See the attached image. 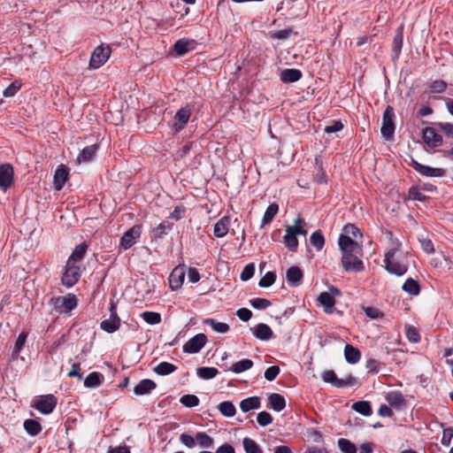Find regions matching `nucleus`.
<instances>
[{"mask_svg":"<svg viewBox=\"0 0 453 453\" xmlns=\"http://www.w3.org/2000/svg\"><path fill=\"white\" fill-rule=\"evenodd\" d=\"M338 245L342 252V265L346 272L359 273L365 266L360 259L362 247L349 236L340 235Z\"/></svg>","mask_w":453,"mask_h":453,"instance_id":"nucleus-1","label":"nucleus"},{"mask_svg":"<svg viewBox=\"0 0 453 453\" xmlns=\"http://www.w3.org/2000/svg\"><path fill=\"white\" fill-rule=\"evenodd\" d=\"M352 409L364 416H370L372 413V406L370 403L366 401L354 403Z\"/></svg>","mask_w":453,"mask_h":453,"instance_id":"nucleus-39","label":"nucleus"},{"mask_svg":"<svg viewBox=\"0 0 453 453\" xmlns=\"http://www.w3.org/2000/svg\"><path fill=\"white\" fill-rule=\"evenodd\" d=\"M409 198L411 200L423 202L426 199V196L420 191L418 187H411L409 189Z\"/></svg>","mask_w":453,"mask_h":453,"instance_id":"nucleus-57","label":"nucleus"},{"mask_svg":"<svg viewBox=\"0 0 453 453\" xmlns=\"http://www.w3.org/2000/svg\"><path fill=\"white\" fill-rule=\"evenodd\" d=\"M24 428L32 436L37 435L42 431L41 424L35 419H27L24 422Z\"/></svg>","mask_w":453,"mask_h":453,"instance_id":"nucleus-36","label":"nucleus"},{"mask_svg":"<svg viewBox=\"0 0 453 453\" xmlns=\"http://www.w3.org/2000/svg\"><path fill=\"white\" fill-rule=\"evenodd\" d=\"M242 444L246 453H263L259 445L249 437L243 439Z\"/></svg>","mask_w":453,"mask_h":453,"instance_id":"nucleus-45","label":"nucleus"},{"mask_svg":"<svg viewBox=\"0 0 453 453\" xmlns=\"http://www.w3.org/2000/svg\"><path fill=\"white\" fill-rule=\"evenodd\" d=\"M141 317L150 325H157L161 322V315L158 312L144 311L141 314Z\"/></svg>","mask_w":453,"mask_h":453,"instance_id":"nucleus-48","label":"nucleus"},{"mask_svg":"<svg viewBox=\"0 0 453 453\" xmlns=\"http://www.w3.org/2000/svg\"><path fill=\"white\" fill-rule=\"evenodd\" d=\"M21 85L18 83L17 81L12 82L10 84L3 92L4 96L5 97H12L14 96L19 89L20 88Z\"/></svg>","mask_w":453,"mask_h":453,"instance_id":"nucleus-60","label":"nucleus"},{"mask_svg":"<svg viewBox=\"0 0 453 453\" xmlns=\"http://www.w3.org/2000/svg\"><path fill=\"white\" fill-rule=\"evenodd\" d=\"M180 403L188 408L196 407L199 404V398L195 395H184L180 397Z\"/></svg>","mask_w":453,"mask_h":453,"instance_id":"nucleus-49","label":"nucleus"},{"mask_svg":"<svg viewBox=\"0 0 453 453\" xmlns=\"http://www.w3.org/2000/svg\"><path fill=\"white\" fill-rule=\"evenodd\" d=\"M218 409L223 416L228 417V418L234 417L236 412L235 406L230 401H225V402L220 403L218 405Z\"/></svg>","mask_w":453,"mask_h":453,"instance_id":"nucleus-38","label":"nucleus"},{"mask_svg":"<svg viewBox=\"0 0 453 453\" xmlns=\"http://www.w3.org/2000/svg\"><path fill=\"white\" fill-rule=\"evenodd\" d=\"M141 235V226H134L130 229H128L124 235L122 236L120 240V247L123 250H127L131 248L135 242L136 240Z\"/></svg>","mask_w":453,"mask_h":453,"instance_id":"nucleus-12","label":"nucleus"},{"mask_svg":"<svg viewBox=\"0 0 453 453\" xmlns=\"http://www.w3.org/2000/svg\"><path fill=\"white\" fill-rule=\"evenodd\" d=\"M322 379L325 382L330 383L336 388H340L343 384L340 381L335 372L333 370H328L323 372Z\"/></svg>","mask_w":453,"mask_h":453,"instance_id":"nucleus-46","label":"nucleus"},{"mask_svg":"<svg viewBox=\"0 0 453 453\" xmlns=\"http://www.w3.org/2000/svg\"><path fill=\"white\" fill-rule=\"evenodd\" d=\"M395 112L394 109L391 106H387L383 112L382 117V126L380 128V132L382 136L386 140H391L394 136L395 133V124H394Z\"/></svg>","mask_w":453,"mask_h":453,"instance_id":"nucleus-4","label":"nucleus"},{"mask_svg":"<svg viewBox=\"0 0 453 453\" xmlns=\"http://www.w3.org/2000/svg\"><path fill=\"white\" fill-rule=\"evenodd\" d=\"M279 211V206L277 203H271L265 210L260 227H264L265 225L272 222L273 218Z\"/></svg>","mask_w":453,"mask_h":453,"instance_id":"nucleus-30","label":"nucleus"},{"mask_svg":"<svg viewBox=\"0 0 453 453\" xmlns=\"http://www.w3.org/2000/svg\"><path fill=\"white\" fill-rule=\"evenodd\" d=\"M156 387L157 384L152 380L143 379L134 387V393L137 395H147Z\"/></svg>","mask_w":453,"mask_h":453,"instance_id":"nucleus-21","label":"nucleus"},{"mask_svg":"<svg viewBox=\"0 0 453 453\" xmlns=\"http://www.w3.org/2000/svg\"><path fill=\"white\" fill-rule=\"evenodd\" d=\"M286 278L290 287H298L301 285L303 273L298 266H291L287 270Z\"/></svg>","mask_w":453,"mask_h":453,"instance_id":"nucleus-17","label":"nucleus"},{"mask_svg":"<svg viewBox=\"0 0 453 453\" xmlns=\"http://www.w3.org/2000/svg\"><path fill=\"white\" fill-rule=\"evenodd\" d=\"M403 290L411 296H418L420 292V285L419 283L413 280L412 278H409L405 280L402 287Z\"/></svg>","mask_w":453,"mask_h":453,"instance_id":"nucleus-33","label":"nucleus"},{"mask_svg":"<svg viewBox=\"0 0 453 453\" xmlns=\"http://www.w3.org/2000/svg\"><path fill=\"white\" fill-rule=\"evenodd\" d=\"M177 370V366L168 363V362H161L157 366L153 368V371L161 376H165L174 372Z\"/></svg>","mask_w":453,"mask_h":453,"instance_id":"nucleus-32","label":"nucleus"},{"mask_svg":"<svg viewBox=\"0 0 453 453\" xmlns=\"http://www.w3.org/2000/svg\"><path fill=\"white\" fill-rule=\"evenodd\" d=\"M13 167L10 164L0 165V188L7 189L12 184Z\"/></svg>","mask_w":453,"mask_h":453,"instance_id":"nucleus-14","label":"nucleus"},{"mask_svg":"<svg viewBox=\"0 0 453 453\" xmlns=\"http://www.w3.org/2000/svg\"><path fill=\"white\" fill-rule=\"evenodd\" d=\"M50 302L54 304L55 309L60 313L71 311L75 309L78 304L76 296L72 294L65 296L53 297L50 299Z\"/></svg>","mask_w":453,"mask_h":453,"instance_id":"nucleus-5","label":"nucleus"},{"mask_svg":"<svg viewBox=\"0 0 453 453\" xmlns=\"http://www.w3.org/2000/svg\"><path fill=\"white\" fill-rule=\"evenodd\" d=\"M430 88L433 93H442L447 88V83L442 80H437L430 84Z\"/></svg>","mask_w":453,"mask_h":453,"instance_id":"nucleus-59","label":"nucleus"},{"mask_svg":"<svg viewBox=\"0 0 453 453\" xmlns=\"http://www.w3.org/2000/svg\"><path fill=\"white\" fill-rule=\"evenodd\" d=\"M196 42L193 39L181 38L173 45V50L178 56H183L186 53L194 50L196 48Z\"/></svg>","mask_w":453,"mask_h":453,"instance_id":"nucleus-15","label":"nucleus"},{"mask_svg":"<svg viewBox=\"0 0 453 453\" xmlns=\"http://www.w3.org/2000/svg\"><path fill=\"white\" fill-rule=\"evenodd\" d=\"M453 438V427H449L443 429L441 444L449 447L451 443V439Z\"/></svg>","mask_w":453,"mask_h":453,"instance_id":"nucleus-63","label":"nucleus"},{"mask_svg":"<svg viewBox=\"0 0 453 453\" xmlns=\"http://www.w3.org/2000/svg\"><path fill=\"white\" fill-rule=\"evenodd\" d=\"M292 34L293 30L291 28H285L279 31L270 32V37L273 39L285 40L288 38Z\"/></svg>","mask_w":453,"mask_h":453,"instance_id":"nucleus-54","label":"nucleus"},{"mask_svg":"<svg viewBox=\"0 0 453 453\" xmlns=\"http://www.w3.org/2000/svg\"><path fill=\"white\" fill-rule=\"evenodd\" d=\"M387 401L392 407L395 408H400L405 403V399L400 392L389 393L387 396Z\"/></svg>","mask_w":453,"mask_h":453,"instance_id":"nucleus-37","label":"nucleus"},{"mask_svg":"<svg viewBox=\"0 0 453 453\" xmlns=\"http://www.w3.org/2000/svg\"><path fill=\"white\" fill-rule=\"evenodd\" d=\"M435 127L439 131L453 137V124L448 122H438L435 123Z\"/></svg>","mask_w":453,"mask_h":453,"instance_id":"nucleus-58","label":"nucleus"},{"mask_svg":"<svg viewBox=\"0 0 453 453\" xmlns=\"http://www.w3.org/2000/svg\"><path fill=\"white\" fill-rule=\"evenodd\" d=\"M280 371V367L277 365L270 366L265 372V378L269 381H273L279 375Z\"/></svg>","mask_w":453,"mask_h":453,"instance_id":"nucleus-61","label":"nucleus"},{"mask_svg":"<svg viewBox=\"0 0 453 453\" xmlns=\"http://www.w3.org/2000/svg\"><path fill=\"white\" fill-rule=\"evenodd\" d=\"M261 401L258 396H250L248 398L243 399L240 403V408L242 411L248 412L250 410H256L260 408Z\"/></svg>","mask_w":453,"mask_h":453,"instance_id":"nucleus-25","label":"nucleus"},{"mask_svg":"<svg viewBox=\"0 0 453 453\" xmlns=\"http://www.w3.org/2000/svg\"><path fill=\"white\" fill-rule=\"evenodd\" d=\"M250 304L257 310H265L271 306V302L265 298L257 297L250 300Z\"/></svg>","mask_w":453,"mask_h":453,"instance_id":"nucleus-51","label":"nucleus"},{"mask_svg":"<svg viewBox=\"0 0 453 453\" xmlns=\"http://www.w3.org/2000/svg\"><path fill=\"white\" fill-rule=\"evenodd\" d=\"M191 116V110L188 106L180 108L173 118V130L175 133L181 131L188 122Z\"/></svg>","mask_w":453,"mask_h":453,"instance_id":"nucleus-10","label":"nucleus"},{"mask_svg":"<svg viewBox=\"0 0 453 453\" xmlns=\"http://www.w3.org/2000/svg\"><path fill=\"white\" fill-rule=\"evenodd\" d=\"M411 166L420 174L426 177H442L446 170L443 168H434L428 165H422L416 160L412 159Z\"/></svg>","mask_w":453,"mask_h":453,"instance_id":"nucleus-11","label":"nucleus"},{"mask_svg":"<svg viewBox=\"0 0 453 453\" xmlns=\"http://www.w3.org/2000/svg\"><path fill=\"white\" fill-rule=\"evenodd\" d=\"M255 273V265L253 263H250V264H248L247 265H245V267L243 268L241 275H240V279L242 280V281H247L249 280H250L253 275Z\"/></svg>","mask_w":453,"mask_h":453,"instance_id":"nucleus-55","label":"nucleus"},{"mask_svg":"<svg viewBox=\"0 0 453 453\" xmlns=\"http://www.w3.org/2000/svg\"><path fill=\"white\" fill-rule=\"evenodd\" d=\"M69 169L65 165H60L55 171L54 174V188L56 190L59 191L63 188L66 180H68Z\"/></svg>","mask_w":453,"mask_h":453,"instance_id":"nucleus-16","label":"nucleus"},{"mask_svg":"<svg viewBox=\"0 0 453 453\" xmlns=\"http://www.w3.org/2000/svg\"><path fill=\"white\" fill-rule=\"evenodd\" d=\"M344 357L349 364H357L361 357L360 351L350 344H346L344 348Z\"/></svg>","mask_w":453,"mask_h":453,"instance_id":"nucleus-26","label":"nucleus"},{"mask_svg":"<svg viewBox=\"0 0 453 453\" xmlns=\"http://www.w3.org/2000/svg\"><path fill=\"white\" fill-rule=\"evenodd\" d=\"M436 127H426L423 129V140L431 148H436L442 144V137L436 132Z\"/></svg>","mask_w":453,"mask_h":453,"instance_id":"nucleus-13","label":"nucleus"},{"mask_svg":"<svg viewBox=\"0 0 453 453\" xmlns=\"http://www.w3.org/2000/svg\"><path fill=\"white\" fill-rule=\"evenodd\" d=\"M365 315L372 319H376L383 317V313L377 308L374 307H364L363 308Z\"/></svg>","mask_w":453,"mask_h":453,"instance_id":"nucleus-62","label":"nucleus"},{"mask_svg":"<svg viewBox=\"0 0 453 453\" xmlns=\"http://www.w3.org/2000/svg\"><path fill=\"white\" fill-rule=\"evenodd\" d=\"M185 279V272L182 268L175 267L169 276V285L173 290L180 288Z\"/></svg>","mask_w":453,"mask_h":453,"instance_id":"nucleus-18","label":"nucleus"},{"mask_svg":"<svg viewBox=\"0 0 453 453\" xmlns=\"http://www.w3.org/2000/svg\"><path fill=\"white\" fill-rule=\"evenodd\" d=\"M318 301L324 306V311L326 313H332L333 308L335 304L334 296L328 292H322L318 297Z\"/></svg>","mask_w":453,"mask_h":453,"instance_id":"nucleus-24","label":"nucleus"},{"mask_svg":"<svg viewBox=\"0 0 453 453\" xmlns=\"http://www.w3.org/2000/svg\"><path fill=\"white\" fill-rule=\"evenodd\" d=\"M218 373H219V371L215 367L203 366V367H199L196 369L197 376L203 380L213 379Z\"/></svg>","mask_w":453,"mask_h":453,"instance_id":"nucleus-40","label":"nucleus"},{"mask_svg":"<svg viewBox=\"0 0 453 453\" xmlns=\"http://www.w3.org/2000/svg\"><path fill=\"white\" fill-rule=\"evenodd\" d=\"M310 242L311 244L319 251L321 250L325 245V238L319 231H316L311 234Z\"/></svg>","mask_w":453,"mask_h":453,"instance_id":"nucleus-47","label":"nucleus"},{"mask_svg":"<svg viewBox=\"0 0 453 453\" xmlns=\"http://www.w3.org/2000/svg\"><path fill=\"white\" fill-rule=\"evenodd\" d=\"M86 251H87V245L84 243L79 244L78 246H76V248L73 251L72 255L70 256L69 259L67 260V263L74 265L76 262L82 260L86 254Z\"/></svg>","mask_w":453,"mask_h":453,"instance_id":"nucleus-34","label":"nucleus"},{"mask_svg":"<svg viewBox=\"0 0 453 453\" xmlns=\"http://www.w3.org/2000/svg\"><path fill=\"white\" fill-rule=\"evenodd\" d=\"M97 150V145L93 144L85 147L78 156V162L81 163H88L95 156Z\"/></svg>","mask_w":453,"mask_h":453,"instance_id":"nucleus-29","label":"nucleus"},{"mask_svg":"<svg viewBox=\"0 0 453 453\" xmlns=\"http://www.w3.org/2000/svg\"><path fill=\"white\" fill-rule=\"evenodd\" d=\"M302 77V72L298 69H284L280 73V81L284 83H292L299 81Z\"/></svg>","mask_w":453,"mask_h":453,"instance_id":"nucleus-23","label":"nucleus"},{"mask_svg":"<svg viewBox=\"0 0 453 453\" xmlns=\"http://www.w3.org/2000/svg\"><path fill=\"white\" fill-rule=\"evenodd\" d=\"M203 324L211 326L213 331L221 334L227 333L230 328L226 323L219 322L214 319H206L203 320Z\"/></svg>","mask_w":453,"mask_h":453,"instance_id":"nucleus-31","label":"nucleus"},{"mask_svg":"<svg viewBox=\"0 0 453 453\" xmlns=\"http://www.w3.org/2000/svg\"><path fill=\"white\" fill-rule=\"evenodd\" d=\"M395 253V250H390L386 253L384 259V262L386 264V269L388 273L392 274L402 276L407 272L408 267L406 265L401 264L393 259Z\"/></svg>","mask_w":453,"mask_h":453,"instance_id":"nucleus-6","label":"nucleus"},{"mask_svg":"<svg viewBox=\"0 0 453 453\" xmlns=\"http://www.w3.org/2000/svg\"><path fill=\"white\" fill-rule=\"evenodd\" d=\"M103 378L104 376L100 372H90L84 380V386L86 388H97L102 384Z\"/></svg>","mask_w":453,"mask_h":453,"instance_id":"nucleus-35","label":"nucleus"},{"mask_svg":"<svg viewBox=\"0 0 453 453\" xmlns=\"http://www.w3.org/2000/svg\"><path fill=\"white\" fill-rule=\"evenodd\" d=\"M253 366V362L250 359H242L234 363L230 368L234 373H241L250 369Z\"/></svg>","mask_w":453,"mask_h":453,"instance_id":"nucleus-41","label":"nucleus"},{"mask_svg":"<svg viewBox=\"0 0 453 453\" xmlns=\"http://www.w3.org/2000/svg\"><path fill=\"white\" fill-rule=\"evenodd\" d=\"M304 219L302 218H297L295 219V225L291 226L296 235H303L306 236L307 230L304 228Z\"/></svg>","mask_w":453,"mask_h":453,"instance_id":"nucleus-53","label":"nucleus"},{"mask_svg":"<svg viewBox=\"0 0 453 453\" xmlns=\"http://www.w3.org/2000/svg\"><path fill=\"white\" fill-rule=\"evenodd\" d=\"M337 444L342 453H357V446L348 439L341 438Z\"/></svg>","mask_w":453,"mask_h":453,"instance_id":"nucleus-44","label":"nucleus"},{"mask_svg":"<svg viewBox=\"0 0 453 453\" xmlns=\"http://www.w3.org/2000/svg\"><path fill=\"white\" fill-rule=\"evenodd\" d=\"M173 223L169 221H162L157 227L152 230V237L161 239L166 235L173 228Z\"/></svg>","mask_w":453,"mask_h":453,"instance_id":"nucleus-28","label":"nucleus"},{"mask_svg":"<svg viewBox=\"0 0 453 453\" xmlns=\"http://www.w3.org/2000/svg\"><path fill=\"white\" fill-rule=\"evenodd\" d=\"M196 441L202 448H211L214 444L213 438L204 432L196 433Z\"/></svg>","mask_w":453,"mask_h":453,"instance_id":"nucleus-43","label":"nucleus"},{"mask_svg":"<svg viewBox=\"0 0 453 453\" xmlns=\"http://www.w3.org/2000/svg\"><path fill=\"white\" fill-rule=\"evenodd\" d=\"M253 334L261 341H268L273 337L271 327L264 323H259L255 326Z\"/></svg>","mask_w":453,"mask_h":453,"instance_id":"nucleus-19","label":"nucleus"},{"mask_svg":"<svg viewBox=\"0 0 453 453\" xmlns=\"http://www.w3.org/2000/svg\"><path fill=\"white\" fill-rule=\"evenodd\" d=\"M406 337L411 342H418L420 340L419 334L414 326H408L406 329Z\"/></svg>","mask_w":453,"mask_h":453,"instance_id":"nucleus-64","label":"nucleus"},{"mask_svg":"<svg viewBox=\"0 0 453 453\" xmlns=\"http://www.w3.org/2000/svg\"><path fill=\"white\" fill-rule=\"evenodd\" d=\"M27 335H28V334L24 331L19 334V336L16 340L14 348H13V350H12V355H15V356L19 355V353L20 352V350L22 349V348L25 345Z\"/></svg>","mask_w":453,"mask_h":453,"instance_id":"nucleus-50","label":"nucleus"},{"mask_svg":"<svg viewBox=\"0 0 453 453\" xmlns=\"http://www.w3.org/2000/svg\"><path fill=\"white\" fill-rule=\"evenodd\" d=\"M229 226L230 218L228 216H224L218 222L215 223L213 228L214 235L219 238L226 236L228 233Z\"/></svg>","mask_w":453,"mask_h":453,"instance_id":"nucleus-20","label":"nucleus"},{"mask_svg":"<svg viewBox=\"0 0 453 453\" xmlns=\"http://www.w3.org/2000/svg\"><path fill=\"white\" fill-rule=\"evenodd\" d=\"M268 400L270 407L275 411H280L286 407L285 398L280 394H271Z\"/></svg>","mask_w":453,"mask_h":453,"instance_id":"nucleus-27","label":"nucleus"},{"mask_svg":"<svg viewBox=\"0 0 453 453\" xmlns=\"http://www.w3.org/2000/svg\"><path fill=\"white\" fill-rule=\"evenodd\" d=\"M207 342V337L204 334H198L195 336H193L191 339H189L184 345H183V351L185 353H197L199 352L203 346L205 345Z\"/></svg>","mask_w":453,"mask_h":453,"instance_id":"nucleus-7","label":"nucleus"},{"mask_svg":"<svg viewBox=\"0 0 453 453\" xmlns=\"http://www.w3.org/2000/svg\"><path fill=\"white\" fill-rule=\"evenodd\" d=\"M80 277V268L73 264L66 263L65 272L62 276L63 284L71 288L79 280Z\"/></svg>","mask_w":453,"mask_h":453,"instance_id":"nucleus-9","label":"nucleus"},{"mask_svg":"<svg viewBox=\"0 0 453 453\" xmlns=\"http://www.w3.org/2000/svg\"><path fill=\"white\" fill-rule=\"evenodd\" d=\"M403 42V27H399L396 30V34L394 36L393 40V51L396 55L399 56Z\"/></svg>","mask_w":453,"mask_h":453,"instance_id":"nucleus-42","label":"nucleus"},{"mask_svg":"<svg viewBox=\"0 0 453 453\" xmlns=\"http://www.w3.org/2000/svg\"><path fill=\"white\" fill-rule=\"evenodd\" d=\"M257 421L261 426H266L273 422L272 415L267 411H261L257 415Z\"/></svg>","mask_w":453,"mask_h":453,"instance_id":"nucleus-56","label":"nucleus"},{"mask_svg":"<svg viewBox=\"0 0 453 453\" xmlns=\"http://www.w3.org/2000/svg\"><path fill=\"white\" fill-rule=\"evenodd\" d=\"M110 318L101 322V328L107 333H114L120 326V319L119 318L116 307L111 304L110 308Z\"/></svg>","mask_w":453,"mask_h":453,"instance_id":"nucleus-8","label":"nucleus"},{"mask_svg":"<svg viewBox=\"0 0 453 453\" xmlns=\"http://www.w3.org/2000/svg\"><path fill=\"white\" fill-rule=\"evenodd\" d=\"M58 404V398L51 395H43L34 401L33 407L42 414H50Z\"/></svg>","mask_w":453,"mask_h":453,"instance_id":"nucleus-3","label":"nucleus"},{"mask_svg":"<svg viewBox=\"0 0 453 453\" xmlns=\"http://www.w3.org/2000/svg\"><path fill=\"white\" fill-rule=\"evenodd\" d=\"M296 236L297 235H296V234L294 233L291 226L287 225L286 234L283 238V242L286 247L291 251H296L297 250L298 240Z\"/></svg>","mask_w":453,"mask_h":453,"instance_id":"nucleus-22","label":"nucleus"},{"mask_svg":"<svg viewBox=\"0 0 453 453\" xmlns=\"http://www.w3.org/2000/svg\"><path fill=\"white\" fill-rule=\"evenodd\" d=\"M276 280V274L273 272H267L259 280V287L268 288L272 286Z\"/></svg>","mask_w":453,"mask_h":453,"instance_id":"nucleus-52","label":"nucleus"},{"mask_svg":"<svg viewBox=\"0 0 453 453\" xmlns=\"http://www.w3.org/2000/svg\"><path fill=\"white\" fill-rule=\"evenodd\" d=\"M111 50L109 45L101 44L97 46L92 52L89 60V67L98 69L101 67L111 56Z\"/></svg>","mask_w":453,"mask_h":453,"instance_id":"nucleus-2","label":"nucleus"}]
</instances>
